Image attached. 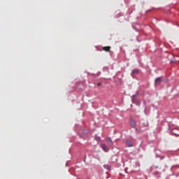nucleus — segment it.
Instances as JSON below:
<instances>
[{
  "label": "nucleus",
  "mask_w": 179,
  "mask_h": 179,
  "mask_svg": "<svg viewBox=\"0 0 179 179\" xmlns=\"http://www.w3.org/2000/svg\"><path fill=\"white\" fill-rule=\"evenodd\" d=\"M141 71L138 69H134V70H132L131 73V76H132L134 78V79H135V75H138L139 74V72Z\"/></svg>",
  "instance_id": "nucleus-2"
},
{
  "label": "nucleus",
  "mask_w": 179,
  "mask_h": 179,
  "mask_svg": "<svg viewBox=\"0 0 179 179\" xmlns=\"http://www.w3.org/2000/svg\"><path fill=\"white\" fill-rule=\"evenodd\" d=\"M132 27H133V29H134V30H136V31H138V29H136V27H135L134 26H132Z\"/></svg>",
  "instance_id": "nucleus-15"
},
{
  "label": "nucleus",
  "mask_w": 179,
  "mask_h": 179,
  "mask_svg": "<svg viewBox=\"0 0 179 179\" xmlns=\"http://www.w3.org/2000/svg\"><path fill=\"white\" fill-rule=\"evenodd\" d=\"M101 72L99 71L97 73H96V76H99L101 75Z\"/></svg>",
  "instance_id": "nucleus-14"
},
{
  "label": "nucleus",
  "mask_w": 179,
  "mask_h": 179,
  "mask_svg": "<svg viewBox=\"0 0 179 179\" xmlns=\"http://www.w3.org/2000/svg\"><path fill=\"white\" fill-rule=\"evenodd\" d=\"M106 178L108 179V177H107Z\"/></svg>",
  "instance_id": "nucleus-19"
},
{
  "label": "nucleus",
  "mask_w": 179,
  "mask_h": 179,
  "mask_svg": "<svg viewBox=\"0 0 179 179\" xmlns=\"http://www.w3.org/2000/svg\"><path fill=\"white\" fill-rule=\"evenodd\" d=\"M103 168L106 169V170H111V165L106 164L103 165Z\"/></svg>",
  "instance_id": "nucleus-10"
},
{
  "label": "nucleus",
  "mask_w": 179,
  "mask_h": 179,
  "mask_svg": "<svg viewBox=\"0 0 179 179\" xmlns=\"http://www.w3.org/2000/svg\"><path fill=\"white\" fill-rule=\"evenodd\" d=\"M131 101L134 104H136V106H138V107L141 106V101L136 99V94L132 96Z\"/></svg>",
  "instance_id": "nucleus-1"
},
{
  "label": "nucleus",
  "mask_w": 179,
  "mask_h": 179,
  "mask_svg": "<svg viewBox=\"0 0 179 179\" xmlns=\"http://www.w3.org/2000/svg\"><path fill=\"white\" fill-rule=\"evenodd\" d=\"M162 83V78L158 77L155 79V85H160Z\"/></svg>",
  "instance_id": "nucleus-7"
},
{
  "label": "nucleus",
  "mask_w": 179,
  "mask_h": 179,
  "mask_svg": "<svg viewBox=\"0 0 179 179\" xmlns=\"http://www.w3.org/2000/svg\"><path fill=\"white\" fill-rule=\"evenodd\" d=\"M126 146H127V148H132L134 146V143L131 140H127Z\"/></svg>",
  "instance_id": "nucleus-5"
},
{
  "label": "nucleus",
  "mask_w": 179,
  "mask_h": 179,
  "mask_svg": "<svg viewBox=\"0 0 179 179\" xmlns=\"http://www.w3.org/2000/svg\"><path fill=\"white\" fill-rule=\"evenodd\" d=\"M178 27H179V25L178 24H176Z\"/></svg>",
  "instance_id": "nucleus-18"
},
{
  "label": "nucleus",
  "mask_w": 179,
  "mask_h": 179,
  "mask_svg": "<svg viewBox=\"0 0 179 179\" xmlns=\"http://www.w3.org/2000/svg\"><path fill=\"white\" fill-rule=\"evenodd\" d=\"M109 69H110L108 68V66H105V67L103 68V72H106V71L108 72Z\"/></svg>",
  "instance_id": "nucleus-11"
},
{
  "label": "nucleus",
  "mask_w": 179,
  "mask_h": 179,
  "mask_svg": "<svg viewBox=\"0 0 179 179\" xmlns=\"http://www.w3.org/2000/svg\"><path fill=\"white\" fill-rule=\"evenodd\" d=\"M111 48L110 47V46H108V47H104L103 48V50H105V51H110V49Z\"/></svg>",
  "instance_id": "nucleus-12"
},
{
  "label": "nucleus",
  "mask_w": 179,
  "mask_h": 179,
  "mask_svg": "<svg viewBox=\"0 0 179 179\" xmlns=\"http://www.w3.org/2000/svg\"><path fill=\"white\" fill-rule=\"evenodd\" d=\"M94 140L96 141V142H99V141H101V138H100V136H97V134H96L94 136Z\"/></svg>",
  "instance_id": "nucleus-9"
},
{
  "label": "nucleus",
  "mask_w": 179,
  "mask_h": 179,
  "mask_svg": "<svg viewBox=\"0 0 179 179\" xmlns=\"http://www.w3.org/2000/svg\"><path fill=\"white\" fill-rule=\"evenodd\" d=\"M106 141H107L108 144L109 145V146H111L113 145V141L111 140V138L108 137L106 139Z\"/></svg>",
  "instance_id": "nucleus-8"
},
{
  "label": "nucleus",
  "mask_w": 179,
  "mask_h": 179,
  "mask_svg": "<svg viewBox=\"0 0 179 179\" xmlns=\"http://www.w3.org/2000/svg\"><path fill=\"white\" fill-rule=\"evenodd\" d=\"M67 166H68V162L66 163V166L67 167Z\"/></svg>",
  "instance_id": "nucleus-16"
},
{
  "label": "nucleus",
  "mask_w": 179,
  "mask_h": 179,
  "mask_svg": "<svg viewBox=\"0 0 179 179\" xmlns=\"http://www.w3.org/2000/svg\"><path fill=\"white\" fill-rule=\"evenodd\" d=\"M130 125H131V128H136V121H135L134 120V118H131Z\"/></svg>",
  "instance_id": "nucleus-4"
},
{
  "label": "nucleus",
  "mask_w": 179,
  "mask_h": 179,
  "mask_svg": "<svg viewBox=\"0 0 179 179\" xmlns=\"http://www.w3.org/2000/svg\"><path fill=\"white\" fill-rule=\"evenodd\" d=\"M101 149H102L104 152H108V147H107V145H106V144H101Z\"/></svg>",
  "instance_id": "nucleus-6"
},
{
  "label": "nucleus",
  "mask_w": 179,
  "mask_h": 179,
  "mask_svg": "<svg viewBox=\"0 0 179 179\" xmlns=\"http://www.w3.org/2000/svg\"><path fill=\"white\" fill-rule=\"evenodd\" d=\"M159 169V166H155V165H153V166H152L150 167V169H151V170H153V169Z\"/></svg>",
  "instance_id": "nucleus-13"
},
{
  "label": "nucleus",
  "mask_w": 179,
  "mask_h": 179,
  "mask_svg": "<svg viewBox=\"0 0 179 179\" xmlns=\"http://www.w3.org/2000/svg\"><path fill=\"white\" fill-rule=\"evenodd\" d=\"M172 62H177V61H173V62L172 61Z\"/></svg>",
  "instance_id": "nucleus-17"
},
{
  "label": "nucleus",
  "mask_w": 179,
  "mask_h": 179,
  "mask_svg": "<svg viewBox=\"0 0 179 179\" xmlns=\"http://www.w3.org/2000/svg\"><path fill=\"white\" fill-rule=\"evenodd\" d=\"M172 135L174 136H179V129H173L171 131Z\"/></svg>",
  "instance_id": "nucleus-3"
}]
</instances>
